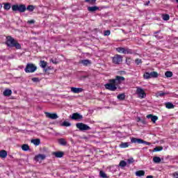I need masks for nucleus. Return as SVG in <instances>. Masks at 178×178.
Returning a JSON list of instances; mask_svg holds the SVG:
<instances>
[{"mask_svg": "<svg viewBox=\"0 0 178 178\" xmlns=\"http://www.w3.org/2000/svg\"><path fill=\"white\" fill-rule=\"evenodd\" d=\"M6 45H7L8 48H15L16 49H22V45L18 43L17 40L12 38V36L6 37Z\"/></svg>", "mask_w": 178, "mask_h": 178, "instance_id": "nucleus-3", "label": "nucleus"}, {"mask_svg": "<svg viewBox=\"0 0 178 178\" xmlns=\"http://www.w3.org/2000/svg\"><path fill=\"white\" fill-rule=\"evenodd\" d=\"M162 17H163V20H165V21H168L169 20V19H170V16H169V15L168 14H164L162 15Z\"/></svg>", "mask_w": 178, "mask_h": 178, "instance_id": "nucleus-35", "label": "nucleus"}, {"mask_svg": "<svg viewBox=\"0 0 178 178\" xmlns=\"http://www.w3.org/2000/svg\"><path fill=\"white\" fill-rule=\"evenodd\" d=\"M48 70H51V67H48L47 68L44 69V73H47V72H48Z\"/></svg>", "mask_w": 178, "mask_h": 178, "instance_id": "nucleus-46", "label": "nucleus"}, {"mask_svg": "<svg viewBox=\"0 0 178 178\" xmlns=\"http://www.w3.org/2000/svg\"><path fill=\"white\" fill-rule=\"evenodd\" d=\"M32 81H33V83H38V81H40V79L38 78H33Z\"/></svg>", "mask_w": 178, "mask_h": 178, "instance_id": "nucleus-44", "label": "nucleus"}, {"mask_svg": "<svg viewBox=\"0 0 178 178\" xmlns=\"http://www.w3.org/2000/svg\"><path fill=\"white\" fill-rule=\"evenodd\" d=\"M99 176H100V177H102V178H108V176L104 171L99 172Z\"/></svg>", "mask_w": 178, "mask_h": 178, "instance_id": "nucleus-37", "label": "nucleus"}, {"mask_svg": "<svg viewBox=\"0 0 178 178\" xmlns=\"http://www.w3.org/2000/svg\"><path fill=\"white\" fill-rule=\"evenodd\" d=\"M161 31H156L154 32V34H158V33H159Z\"/></svg>", "mask_w": 178, "mask_h": 178, "instance_id": "nucleus-52", "label": "nucleus"}, {"mask_svg": "<svg viewBox=\"0 0 178 178\" xmlns=\"http://www.w3.org/2000/svg\"><path fill=\"white\" fill-rule=\"evenodd\" d=\"M46 116L49 118V119H51L52 120H55L56 119H58V118H59L58 116V114H56V113H45Z\"/></svg>", "mask_w": 178, "mask_h": 178, "instance_id": "nucleus-10", "label": "nucleus"}, {"mask_svg": "<svg viewBox=\"0 0 178 178\" xmlns=\"http://www.w3.org/2000/svg\"><path fill=\"white\" fill-rule=\"evenodd\" d=\"M141 118H140V117H138V118H137V122H141Z\"/></svg>", "mask_w": 178, "mask_h": 178, "instance_id": "nucleus-48", "label": "nucleus"}, {"mask_svg": "<svg viewBox=\"0 0 178 178\" xmlns=\"http://www.w3.org/2000/svg\"><path fill=\"white\" fill-rule=\"evenodd\" d=\"M85 1L88 2V3L94 4L95 2H97V0H85Z\"/></svg>", "mask_w": 178, "mask_h": 178, "instance_id": "nucleus-40", "label": "nucleus"}, {"mask_svg": "<svg viewBox=\"0 0 178 178\" xmlns=\"http://www.w3.org/2000/svg\"><path fill=\"white\" fill-rule=\"evenodd\" d=\"M76 127L79 129V131H88L89 130H91V127H90V126L83 122L76 123Z\"/></svg>", "mask_w": 178, "mask_h": 178, "instance_id": "nucleus-5", "label": "nucleus"}, {"mask_svg": "<svg viewBox=\"0 0 178 178\" xmlns=\"http://www.w3.org/2000/svg\"><path fill=\"white\" fill-rule=\"evenodd\" d=\"M27 23L28 24H34V23H35V20L34 19L29 20Z\"/></svg>", "mask_w": 178, "mask_h": 178, "instance_id": "nucleus-43", "label": "nucleus"}, {"mask_svg": "<svg viewBox=\"0 0 178 178\" xmlns=\"http://www.w3.org/2000/svg\"><path fill=\"white\" fill-rule=\"evenodd\" d=\"M2 8V6L0 5V9Z\"/></svg>", "mask_w": 178, "mask_h": 178, "instance_id": "nucleus-55", "label": "nucleus"}, {"mask_svg": "<svg viewBox=\"0 0 178 178\" xmlns=\"http://www.w3.org/2000/svg\"><path fill=\"white\" fill-rule=\"evenodd\" d=\"M127 163H129V165L131 163H133V162H134V159H129L127 161Z\"/></svg>", "mask_w": 178, "mask_h": 178, "instance_id": "nucleus-42", "label": "nucleus"}, {"mask_svg": "<svg viewBox=\"0 0 178 178\" xmlns=\"http://www.w3.org/2000/svg\"><path fill=\"white\" fill-rule=\"evenodd\" d=\"M71 119H72V120H81V119H83V115H80L79 113H74L72 114Z\"/></svg>", "mask_w": 178, "mask_h": 178, "instance_id": "nucleus-12", "label": "nucleus"}, {"mask_svg": "<svg viewBox=\"0 0 178 178\" xmlns=\"http://www.w3.org/2000/svg\"><path fill=\"white\" fill-rule=\"evenodd\" d=\"M37 70V66L33 63H28L24 69L26 73H34Z\"/></svg>", "mask_w": 178, "mask_h": 178, "instance_id": "nucleus-6", "label": "nucleus"}, {"mask_svg": "<svg viewBox=\"0 0 178 178\" xmlns=\"http://www.w3.org/2000/svg\"><path fill=\"white\" fill-rule=\"evenodd\" d=\"M174 178H178V172H175L172 174Z\"/></svg>", "mask_w": 178, "mask_h": 178, "instance_id": "nucleus-45", "label": "nucleus"}, {"mask_svg": "<svg viewBox=\"0 0 178 178\" xmlns=\"http://www.w3.org/2000/svg\"><path fill=\"white\" fill-rule=\"evenodd\" d=\"M22 151H29L30 149V146L27 144H24L22 146Z\"/></svg>", "mask_w": 178, "mask_h": 178, "instance_id": "nucleus-30", "label": "nucleus"}, {"mask_svg": "<svg viewBox=\"0 0 178 178\" xmlns=\"http://www.w3.org/2000/svg\"><path fill=\"white\" fill-rule=\"evenodd\" d=\"M131 143L136 144H145V145H151V143L147 142L141 138H131Z\"/></svg>", "mask_w": 178, "mask_h": 178, "instance_id": "nucleus-8", "label": "nucleus"}, {"mask_svg": "<svg viewBox=\"0 0 178 178\" xmlns=\"http://www.w3.org/2000/svg\"><path fill=\"white\" fill-rule=\"evenodd\" d=\"M88 10L89 12H97V10H99V7H98L97 6L88 7Z\"/></svg>", "mask_w": 178, "mask_h": 178, "instance_id": "nucleus-16", "label": "nucleus"}, {"mask_svg": "<svg viewBox=\"0 0 178 178\" xmlns=\"http://www.w3.org/2000/svg\"><path fill=\"white\" fill-rule=\"evenodd\" d=\"M133 54V50L131 49H129L128 47H125L124 51V55H129Z\"/></svg>", "mask_w": 178, "mask_h": 178, "instance_id": "nucleus-24", "label": "nucleus"}, {"mask_svg": "<svg viewBox=\"0 0 178 178\" xmlns=\"http://www.w3.org/2000/svg\"><path fill=\"white\" fill-rule=\"evenodd\" d=\"M51 62H52V63H55V62L54 61V59H51Z\"/></svg>", "mask_w": 178, "mask_h": 178, "instance_id": "nucleus-53", "label": "nucleus"}, {"mask_svg": "<svg viewBox=\"0 0 178 178\" xmlns=\"http://www.w3.org/2000/svg\"><path fill=\"white\" fill-rule=\"evenodd\" d=\"M71 91L74 92V94H80V92H83V88L72 87Z\"/></svg>", "mask_w": 178, "mask_h": 178, "instance_id": "nucleus-13", "label": "nucleus"}, {"mask_svg": "<svg viewBox=\"0 0 178 178\" xmlns=\"http://www.w3.org/2000/svg\"><path fill=\"white\" fill-rule=\"evenodd\" d=\"M136 94L138 95L139 98H144L145 97H147L144 89L141 88H137Z\"/></svg>", "mask_w": 178, "mask_h": 178, "instance_id": "nucleus-9", "label": "nucleus"}, {"mask_svg": "<svg viewBox=\"0 0 178 178\" xmlns=\"http://www.w3.org/2000/svg\"><path fill=\"white\" fill-rule=\"evenodd\" d=\"M111 59L114 65H120L123 62V56L119 54H115Z\"/></svg>", "mask_w": 178, "mask_h": 178, "instance_id": "nucleus-7", "label": "nucleus"}, {"mask_svg": "<svg viewBox=\"0 0 178 178\" xmlns=\"http://www.w3.org/2000/svg\"><path fill=\"white\" fill-rule=\"evenodd\" d=\"M31 143H32V144H34V145H38L39 144H41V140L36 138V139H33L31 140Z\"/></svg>", "mask_w": 178, "mask_h": 178, "instance_id": "nucleus-23", "label": "nucleus"}, {"mask_svg": "<svg viewBox=\"0 0 178 178\" xmlns=\"http://www.w3.org/2000/svg\"><path fill=\"white\" fill-rule=\"evenodd\" d=\"M47 61L45 60H40V67H42V69H44L45 67H47Z\"/></svg>", "mask_w": 178, "mask_h": 178, "instance_id": "nucleus-28", "label": "nucleus"}, {"mask_svg": "<svg viewBox=\"0 0 178 178\" xmlns=\"http://www.w3.org/2000/svg\"><path fill=\"white\" fill-rule=\"evenodd\" d=\"M64 154L65 153L63 152H53V155H54V156H56V158H62V157H63Z\"/></svg>", "mask_w": 178, "mask_h": 178, "instance_id": "nucleus-15", "label": "nucleus"}, {"mask_svg": "<svg viewBox=\"0 0 178 178\" xmlns=\"http://www.w3.org/2000/svg\"><path fill=\"white\" fill-rule=\"evenodd\" d=\"M145 175V172L144 170H139L136 172V176L138 177H141V176H144Z\"/></svg>", "mask_w": 178, "mask_h": 178, "instance_id": "nucleus-26", "label": "nucleus"}, {"mask_svg": "<svg viewBox=\"0 0 178 178\" xmlns=\"http://www.w3.org/2000/svg\"><path fill=\"white\" fill-rule=\"evenodd\" d=\"M162 149H163V147H156L154 149L153 152H159V151H162Z\"/></svg>", "mask_w": 178, "mask_h": 178, "instance_id": "nucleus-38", "label": "nucleus"}, {"mask_svg": "<svg viewBox=\"0 0 178 178\" xmlns=\"http://www.w3.org/2000/svg\"><path fill=\"white\" fill-rule=\"evenodd\" d=\"M47 158V156L45 154H38L35 156L34 160L35 162H40L41 161H44Z\"/></svg>", "mask_w": 178, "mask_h": 178, "instance_id": "nucleus-11", "label": "nucleus"}, {"mask_svg": "<svg viewBox=\"0 0 178 178\" xmlns=\"http://www.w3.org/2000/svg\"><path fill=\"white\" fill-rule=\"evenodd\" d=\"M130 145L129 143H123L122 142L121 144L119 145L120 148H127Z\"/></svg>", "mask_w": 178, "mask_h": 178, "instance_id": "nucleus-27", "label": "nucleus"}, {"mask_svg": "<svg viewBox=\"0 0 178 178\" xmlns=\"http://www.w3.org/2000/svg\"><path fill=\"white\" fill-rule=\"evenodd\" d=\"M117 98L120 101H124V99H126V95H124V93L120 94L117 96Z\"/></svg>", "mask_w": 178, "mask_h": 178, "instance_id": "nucleus-22", "label": "nucleus"}, {"mask_svg": "<svg viewBox=\"0 0 178 178\" xmlns=\"http://www.w3.org/2000/svg\"><path fill=\"white\" fill-rule=\"evenodd\" d=\"M176 3H178V0H175Z\"/></svg>", "mask_w": 178, "mask_h": 178, "instance_id": "nucleus-54", "label": "nucleus"}, {"mask_svg": "<svg viewBox=\"0 0 178 178\" xmlns=\"http://www.w3.org/2000/svg\"><path fill=\"white\" fill-rule=\"evenodd\" d=\"M161 159L160 157H158V156H154L153 157V162L154 163H161Z\"/></svg>", "mask_w": 178, "mask_h": 178, "instance_id": "nucleus-29", "label": "nucleus"}, {"mask_svg": "<svg viewBox=\"0 0 178 178\" xmlns=\"http://www.w3.org/2000/svg\"><path fill=\"white\" fill-rule=\"evenodd\" d=\"M35 9V7L32 5H29L26 8V5L20 4V5H13L12 6V10L13 12H19V13H24L26 10H29V12H33Z\"/></svg>", "mask_w": 178, "mask_h": 178, "instance_id": "nucleus-2", "label": "nucleus"}, {"mask_svg": "<svg viewBox=\"0 0 178 178\" xmlns=\"http://www.w3.org/2000/svg\"><path fill=\"white\" fill-rule=\"evenodd\" d=\"M3 8H4L5 10H9V9H10V3H4Z\"/></svg>", "mask_w": 178, "mask_h": 178, "instance_id": "nucleus-36", "label": "nucleus"}, {"mask_svg": "<svg viewBox=\"0 0 178 178\" xmlns=\"http://www.w3.org/2000/svg\"><path fill=\"white\" fill-rule=\"evenodd\" d=\"M8 156V152L6 150H1L0 151V158L5 159Z\"/></svg>", "mask_w": 178, "mask_h": 178, "instance_id": "nucleus-19", "label": "nucleus"}, {"mask_svg": "<svg viewBox=\"0 0 178 178\" xmlns=\"http://www.w3.org/2000/svg\"><path fill=\"white\" fill-rule=\"evenodd\" d=\"M147 118L150 119L154 123H156V120H158V116L152 115V114L147 115Z\"/></svg>", "mask_w": 178, "mask_h": 178, "instance_id": "nucleus-14", "label": "nucleus"}, {"mask_svg": "<svg viewBox=\"0 0 178 178\" xmlns=\"http://www.w3.org/2000/svg\"><path fill=\"white\" fill-rule=\"evenodd\" d=\"M126 79L121 76H116L115 79H109V83H106L104 85L106 90H109L110 91H116L118 90V86H120Z\"/></svg>", "mask_w": 178, "mask_h": 178, "instance_id": "nucleus-1", "label": "nucleus"}, {"mask_svg": "<svg viewBox=\"0 0 178 178\" xmlns=\"http://www.w3.org/2000/svg\"><path fill=\"white\" fill-rule=\"evenodd\" d=\"M158 76H159V74H158V72L153 71L149 72H145L143 74V78L145 80H149V79H156L158 77Z\"/></svg>", "mask_w": 178, "mask_h": 178, "instance_id": "nucleus-4", "label": "nucleus"}, {"mask_svg": "<svg viewBox=\"0 0 178 178\" xmlns=\"http://www.w3.org/2000/svg\"><path fill=\"white\" fill-rule=\"evenodd\" d=\"M140 122H141V123H143V124H145V120H142Z\"/></svg>", "mask_w": 178, "mask_h": 178, "instance_id": "nucleus-51", "label": "nucleus"}, {"mask_svg": "<svg viewBox=\"0 0 178 178\" xmlns=\"http://www.w3.org/2000/svg\"><path fill=\"white\" fill-rule=\"evenodd\" d=\"M58 143L60 144V145H67V142L66 141V140H65V138H60L58 140Z\"/></svg>", "mask_w": 178, "mask_h": 178, "instance_id": "nucleus-25", "label": "nucleus"}, {"mask_svg": "<svg viewBox=\"0 0 178 178\" xmlns=\"http://www.w3.org/2000/svg\"><path fill=\"white\" fill-rule=\"evenodd\" d=\"M61 126L63 127H70V126H72V124L70 122L64 121L62 124Z\"/></svg>", "mask_w": 178, "mask_h": 178, "instance_id": "nucleus-31", "label": "nucleus"}, {"mask_svg": "<svg viewBox=\"0 0 178 178\" xmlns=\"http://www.w3.org/2000/svg\"><path fill=\"white\" fill-rule=\"evenodd\" d=\"M169 92H163L162 91H159L156 93V97H164V95H168Z\"/></svg>", "mask_w": 178, "mask_h": 178, "instance_id": "nucleus-20", "label": "nucleus"}, {"mask_svg": "<svg viewBox=\"0 0 178 178\" xmlns=\"http://www.w3.org/2000/svg\"><path fill=\"white\" fill-rule=\"evenodd\" d=\"M125 47H118L116 49V51L120 54H124Z\"/></svg>", "mask_w": 178, "mask_h": 178, "instance_id": "nucleus-33", "label": "nucleus"}, {"mask_svg": "<svg viewBox=\"0 0 178 178\" xmlns=\"http://www.w3.org/2000/svg\"><path fill=\"white\" fill-rule=\"evenodd\" d=\"M104 35H105V36L111 35V31L110 30L104 31Z\"/></svg>", "mask_w": 178, "mask_h": 178, "instance_id": "nucleus-39", "label": "nucleus"}, {"mask_svg": "<svg viewBox=\"0 0 178 178\" xmlns=\"http://www.w3.org/2000/svg\"><path fill=\"white\" fill-rule=\"evenodd\" d=\"M165 106L167 108V109H175V106L172 104V102H165Z\"/></svg>", "mask_w": 178, "mask_h": 178, "instance_id": "nucleus-17", "label": "nucleus"}, {"mask_svg": "<svg viewBox=\"0 0 178 178\" xmlns=\"http://www.w3.org/2000/svg\"><path fill=\"white\" fill-rule=\"evenodd\" d=\"M149 3H150V1H147L146 3H145V6H148V5H149Z\"/></svg>", "mask_w": 178, "mask_h": 178, "instance_id": "nucleus-47", "label": "nucleus"}, {"mask_svg": "<svg viewBox=\"0 0 178 178\" xmlns=\"http://www.w3.org/2000/svg\"><path fill=\"white\" fill-rule=\"evenodd\" d=\"M143 61L140 58H137L136 60H135V63L138 65H140V63H141Z\"/></svg>", "mask_w": 178, "mask_h": 178, "instance_id": "nucleus-41", "label": "nucleus"}, {"mask_svg": "<svg viewBox=\"0 0 178 178\" xmlns=\"http://www.w3.org/2000/svg\"><path fill=\"white\" fill-rule=\"evenodd\" d=\"M146 178H154V176H152V175H148V176H147Z\"/></svg>", "mask_w": 178, "mask_h": 178, "instance_id": "nucleus-49", "label": "nucleus"}, {"mask_svg": "<svg viewBox=\"0 0 178 178\" xmlns=\"http://www.w3.org/2000/svg\"><path fill=\"white\" fill-rule=\"evenodd\" d=\"M165 77H168V78L172 77L173 76V72H172L170 71H167L165 73Z\"/></svg>", "mask_w": 178, "mask_h": 178, "instance_id": "nucleus-34", "label": "nucleus"}, {"mask_svg": "<svg viewBox=\"0 0 178 178\" xmlns=\"http://www.w3.org/2000/svg\"><path fill=\"white\" fill-rule=\"evenodd\" d=\"M3 95L4 97H10V95H12V90L10 89H6L3 91Z\"/></svg>", "mask_w": 178, "mask_h": 178, "instance_id": "nucleus-18", "label": "nucleus"}, {"mask_svg": "<svg viewBox=\"0 0 178 178\" xmlns=\"http://www.w3.org/2000/svg\"><path fill=\"white\" fill-rule=\"evenodd\" d=\"M126 72L124 71H121L120 74H124Z\"/></svg>", "mask_w": 178, "mask_h": 178, "instance_id": "nucleus-50", "label": "nucleus"}, {"mask_svg": "<svg viewBox=\"0 0 178 178\" xmlns=\"http://www.w3.org/2000/svg\"><path fill=\"white\" fill-rule=\"evenodd\" d=\"M127 165V162L124 161H121L119 163V166H120V168H124L126 167Z\"/></svg>", "mask_w": 178, "mask_h": 178, "instance_id": "nucleus-32", "label": "nucleus"}, {"mask_svg": "<svg viewBox=\"0 0 178 178\" xmlns=\"http://www.w3.org/2000/svg\"><path fill=\"white\" fill-rule=\"evenodd\" d=\"M80 63H82L83 66H88L91 63V60H82L80 61Z\"/></svg>", "mask_w": 178, "mask_h": 178, "instance_id": "nucleus-21", "label": "nucleus"}]
</instances>
